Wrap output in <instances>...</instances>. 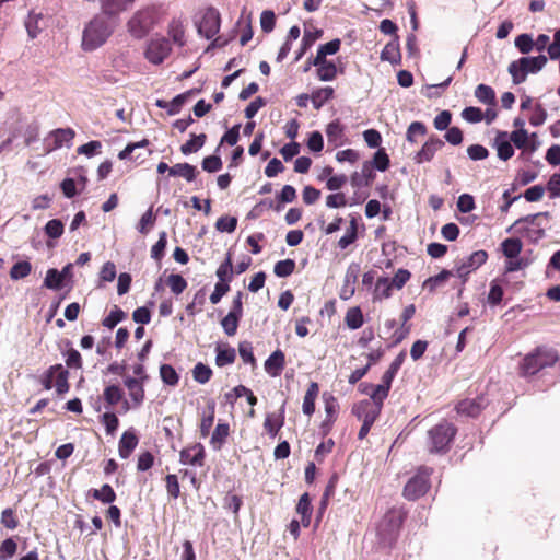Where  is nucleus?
Listing matches in <instances>:
<instances>
[{
	"instance_id": "obj_1",
	"label": "nucleus",
	"mask_w": 560,
	"mask_h": 560,
	"mask_svg": "<svg viewBox=\"0 0 560 560\" xmlns=\"http://www.w3.org/2000/svg\"><path fill=\"white\" fill-rule=\"evenodd\" d=\"M558 360L559 354L557 350L546 346H539L533 352L524 357L520 365V373L523 376L535 375L542 369L553 366Z\"/></svg>"
},
{
	"instance_id": "obj_2",
	"label": "nucleus",
	"mask_w": 560,
	"mask_h": 560,
	"mask_svg": "<svg viewBox=\"0 0 560 560\" xmlns=\"http://www.w3.org/2000/svg\"><path fill=\"white\" fill-rule=\"evenodd\" d=\"M113 27L103 16H95L85 26L82 37V48L86 51L95 50L101 47L112 35Z\"/></svg>"
},
{
	"instance_id": "obj_3",
	"label": "nucleus",
	"mask_w": 560,
	"mask_h": 560,
	"mask_svg": "<svg viewBox=\"0 0 560 560\" xmlns=\"http://www.w3.org/2000/svg\"><path fill=\"white\" fill-rule=\"evenodd\" d=\"M457 429L447 421L435 424L428 431V446L430 453L444 454L448 452Z\"/></svg>"
},
{
	"instance_id": "obj_4",
	"label": "nucleus",
	"mask_w": 560,
	"mask_h": 560,
	"mask_svg": "<svg viewBox=\"0 0 560 560\" xmlns=\"http://www.w3.org/2000/svg\"><path fill=\"white\" fill-rule=\"evenodd\" d=\"M69 371L58 363L49 366L39 377L42 386L49 390L56 388V393L59 396L65 395L70 389L69 384Z\"/></svg>"
},
{
	"instance_id": "obj_5",
	"label": "nucleus",
	"mask_w": 560,
	"mask_h": 560,
	"mask_svg": "<svg viewBox=\"0 0 560 560\" xmlns=\"http://www.w3.org/2000/svg\"><path fill=\"white\" fill-rule=\"evenodd\" d=\"M550 219V213L539 212L535 214H528L517 219L506 231L510 232L512 229H516L517 232L526 234L533 241H538L545 237V229L541 225L540 219Z\"/></svg>"
},
{
	"instance_id": "obj_6",
	"label": "nucleus",
	"mask_w": 560,
	"mask_h": 560,
	"mask_svg": "<svg viewBox=\"0 0 560 560\" xmlns=\"http://www.w3.org/2000/svg\"><path fill=\"white\" fill-rule=\"evenodd\" d=\"M433 468L420 466L417 474L408 480L404 488V497L408 500H417L423 497L430 489V477Z\"/></svg>"
},
{
	"instance_id": "obj_7",
	"label": "nucleus",
	"mask_w": 560,
	"mask_h": 560,
	"mask_svg": "<svg viewBox=\"0 0 560 560\" xmlns=\"http://www.w3.org/2000/svg\"><path fill=\"white\" fill-rule=\"evenodd\" d=\"M196 26L198 33L207 39L213 38L220 31L221 15L213 7H207L197 13Z\"/></svg>"
},
{
	"instance_id": "obj_8",
	"label": "nucleus",
	"mask_w": 560,
	"mask_h": 560,
	"mask_svg": "<svg viewBox=\"0 0 560 560\" xmlns=\"http://www.w3.org/2000/svg\"><path fill=\"white\" fill-rule=\"evenodd\" d=\"M155 23V12L152 9L137 11L128 21V31L135 38H143Z\"/></svg>"
},
{
	"instance_id": "obj_9",
	"label": "nucleus",
	"mask_w": 560,
	"mask_h": 560,
	"mask_svg": "<svg viewBox=\"0 0 560 560\" xmlns=\"http://www.w3.org/2000/svg\"><path fill=\"white\" fill-rule=\"evenodd\" d=\"M402 522L404 515L400 510L387 511L378 525V535L384 541H393L397 537Z\"/></svg>"
},
{
	"instance_id": "obj_10",
	"label": "nucleus",
	"mask_w": 560,
	"mask_h": 560,
	"mask_svg": "<svg viewBox=\"0 0 560 560\" xmlns=\"http://www.w3.org/2000/svg\"><path fill=\"white\" fill-rule=\"evenodd\" d=\"M488 259V253L486 250H476L465 259L456 262V275L466 280V278L480 266H482Z\"/></svg>"
},
{
	"instance_id": "obj_11",
	"label": "nucleus",
	"mask_w": 560,
	"mask_h": 560,
	"mask_svg": "<svg viewBox=\"0 0 560 560\" xmlns=\"http://www.w3.org/2000/svg\"><path fill=\"white\" fill-rule=\"evenodd\" d=\"M389 388H386L383 384L371 385L370 399L361 400L354 406L364 408L370 411H374L381 415L384 400L388 397Z\"/></svg>"
},
{
	"instance_id": "obj_12",
	"label": "nucleus",
	"mask_w": 560,
	"mask_h": 560,
	"mask_svg": "<svg viewBox=\"0 0 560 560\" xmlns=\"http://www.w3.org/2000/svg\"><path fill=\"white\" fill-rule=\"evenodd\" d=\"M361 272V267L357 262H351L345 273L342 285L339 291V298L343 301L350 300L355 293V287Z\"/></svg>"
},
{
	"instance_id": "obj_13",
	"label": "nucleus",
	"mask_w": 560,
	"mask_h": 560,
	"mask_svg": "<svg viewBox=\"0 0 560 560\" xmlns=\"http://www.w3.org/2000/svg\"><path fill=\"white\" fill-rule=\"evenodd\" d=\"M171 50L172 47L168 39L164 37L155 38L152 39L148 45V48L145 50V58L150 62L159 65L162 63L164 59L168 57Z\"/></svg>"
},
{
	"instance_id": "obj_14",
	"label": "nucleus",
	"mask_w": 560,
	"mask_h": 560,
	"mask_svg": "<svg viewBox=\"0 0 560 560\" xmlns=\"http://www.w3.org/2000/svg\"><path fill=\"white\" fill-rule=\"evenodd\" d=\"M206 459V451L201 443H194L186 446L179 453V462L184 465L203 466Z\"/></svg>"
},
{
	"instance_id": "obj_15",
	"label": "nucleus",
	"mask_w": 560,
	"mask_h": 560,
	"mask_svg": "<svg viewBox=\"0 0 560 560\" xmlns=\"http://www.w3.org/2000/svg\"><path fill=\"white\" fill-rule=\"evenodd\" d=\"M324 402L326 417L322 422L320 429L323 431V434L327 435L330 432L332 424L338 418L339 404L337 398L328 393L324 394Z\"/></svg>"
},
{
	"instance_id": "obj_16",
	"label": "nucleus",
	"mask_w": 560,
	"mask_h": 560,
	"mask_svg": "<svg viewBox=\"0 0 560 560\" xmlns=\"http://www.w3.org/2000/svg\"><path fill=\"white\" fill-rule=\"evenodd\" d=\"M444 147V141L435 136H431L416 153L413 160L417 164L430 162L435 153Z\"/></svg>"
},
{
	"instance_id": "obj_17",
	"label": "nucleus",
	"mask_w": 560,
	"mask_h": 560,
	"mask_svg": "<svg viewBox=\"0 0 560 560\" xmlns=\"http://www.w3.org/2000/svg\"><path fill=\"white\" fill-rule=\"evenodd\" d=\"M144 383L141 380L128 376L125 378L124 384L128 389L129 397L132 401V407H140L145 399Z\"/></svg>"
},
{
	"instance_id": "obj_18",
	"label": "nucleus",
	"mask_w": 560,
	"mask_h": 560,
	"mask_svg": "<svg viewBox=\"0 0 560 560\" xmlns=\"http://www.w3.org/2000/svg\"><path fill=\"white\" fill-rule=\"evenodd\" d=\"M352 412L359 420H362V425L358 433V438H359V440H363L368 436L372 425L374 424L376 419L380 417V415L374 411H370V410H366V409L358 407V406H353Z\"/></svg>"
},
{
	"instance_id": "obj_19",
	"label": "nucleus",
	"mask_w": 560,
	"mask_h": 560,
	"mask_svg": "<svg viewBox=\"0 0 560 560\" xmlns=\"http://www.w3.org/2000/svg\"><path fill=\"white\" fill-rule=\"evenodd\" d=\"M375 179V173L373 171V165L370 161H365L362 164V168L360 172L352 173L350 177V183L355 188L369 187L373 184Z\"/></svg>"
},
{
	"instance_id": "obj_20",
	"label": "nucleus",
	"mask_w": 560,
	"mask_h": 560,
	"mask_svg": "<svg viewBox=\"0 0 560 560\" xmlns=\"http://www.w3.org/2000/svg\"><path fill=\"white\" fill-rule=\"evenodd\" d=\"M285 366V354L282 350L277 349L265 361L264 368L268 375L272 377L280 376Z\"/></svg>"
},
{
	"instance_id": "obj_21",
	"label": "nucleus",
	"mask_w": 560,
	"mask_h": 560,
	"mask_svg": "<svg viewBox=\"0 0 560 560\" xmlns=\"http://www.w3.org/2000/svg\"><path fill=\"white\" fill-rule=\"evenodd\" d=\"M139 444V438L136 434V432L130 429L125 431L119 440L118 443V453L119 456L124 459H127L130 457L132 452L136 450V447Z\"/></svg>"
},
{
	"instance_id": "obj_22",
	"label": "nucleus",
	"mask_w": 560,
	"mask_h": 560,
	"mask_svg": "<svg viewBox=\"0 0 560 560\" xmlns=\"http://www.w3.org/2000/svg\"><path fill=\"white\" fill-rule=\"evenodd\" d=\"M283 424H284V404L281 406L278 413L271 412V413L266 415V418L264 421V430L270 438L275 439L278 435L280 429L283 427Z\"/></svg>"
},
{
	"instance_id": "obj_23",
	"label": "nucleus",
	"mask_w": 560,
	"mask_h": 560,
	"mask_svg": "<svg viewBox=\"0 0 560 560\" xmlns=\"http://www.w3.org/2000/svg\"><path fill=\"white\" fill-rule=\"evenodd\" d=\"M75 136V132L71 128H58L49 133V138L52 139V144L47 143V152H51L61 148L63 144L70 143Z\"/></svg>"
},
{
	"instance_id": "obj_24",
	"label": "nucleus",
	"mask_w": 560,
	"mask_h": 560,
	"mask_svg": "<svg viewBox=\"0 0 560 560\" xmlns=\"http://www.w3.org/2000/svg\"><path fill=\"white\" fill-rule=\"evenodd\" d=\"M483 398L482 397H476V398H467L460 400L456 405V410L460 415H465L468 417H477L481 410L483 409Z\"/></svg>"
},
{
	"instance_id": "obj_25",
	"label": "nucleus",
	"mask_w": 560,
	"mask_h": 560,
	"mask_svg": "<svg viewBox=\"0 0 560 560\" xmlns=\"http://www.w3.org/2000/svg\"><path fill=\"white\" fill-rule=\"evenodd\" d=\"M215 364L219 368H223L235 362V349L228 343H218L215 347Z\"/></svg>"
},
{
	"instance_id": "obj_26",
	"label": "nucleus",
	"mask_w": 560,
	"mask_h": 560,
	"mask_svg": "<svg viewBox=\"0 0 560 560\" xmlns=\"http://www.w3.org/2000/svg\"><path fill=\"white\" fill-rule=\"evenodd\" d=\"M381 59L388 61L392 65H399L401 62L400 47L398 36L388 42L381 52Z\"/></svg>"
},
{
	"instance_id": "obj_27",
	"label": "nucleus",
	"mask_w": 560,
	"mask_h": 560,
	"mask_svg": "<svg viewBox=\"0 0 560 560\" xmlns=\"http://www.w3.org/2000/svg\"><path fill=\"white\" fill-rule=\"evenodd\" d=\"M133 2L135 0H100L102 12L108 16L118 15Z\"/></svg>"
},
{
	"instance_id": "obj_28",
	"label": "nucleus",
	"mask_w": 560,
	"mask_h": 560,
	"mask_svg": "<svg viewBox=\"0 0 560 560\" xmlns=\"http://www.w3.org/2000/svg\"><path fill=\"white\" fill-rule=\"evenodd\" d=\"M296 513L301 515V524L304 527H308L312 518V504L311 497L307 492L303 493L296 504Z\"/></svg>"
},
{
	"instance_id": "obj_29",
	"label": "nucleus",
	"mask_w": 560,
	"mask_h": 560,
	"mask_svg": "<svg viewBox=\"0 0 560 560\" xmlns=\"http://www.w3.org/2000/svg\"><path fill=\"white\" fill-rule=\"evenodd\" d=\"M548 59L545 55H539L536 57H522L518 59V65L523 67L526 73H537L539 72L547 63Z\"/></svg>"
},
{
	"instance_id": "obj_30",
	"label": "nucleus",
	"mask_w": 560,
	"mask_h": 560,
	"mask_svg": "<svg viewBox=\"0 0 560 560\" xmlns=\"http://www.w3.org/2000/svg\"><path fill=\"white\" fill-rule=\"evenodd\" d=\"M319 394V386L316 382H311L304 395L302 410L306 416H312L315 411V400Z\"/></svg>"
},
{
	"instance_id": "obj_31",
	"label": "nucleus",
	"mask_w": 560,
	"mask_h": 560,
	"mask_svg": "<svg viewBox=\"0 0 560 560\" xmlns=\"http://www.w3.org/2000/svg\"><path fill=\"white\" fill-rule=\"evenodd\" d=\"M229 435V423H218L210 439V444L212 445L213 450L220 451L225 444Z\"/></svg>"
},
{
	"instance_id": "obj_32",
	"label": "nucleus",
	"mask_w": 560,
	"mask_h": 560,
	"mask_svg": "<svg viewBox=\"0 0 560 560\" xmlns=\"http://www.w3.org/2000/svg\"><path fill=\"white\" fill-rule=\"evenodd\" d=\"M198 174L197 168L189 163H177L170 168L171 176H179L185 178L187 182L196 179Z\"/></svg>"
},
{
	"instance_id": "obj_33",
	"label": "nucleus",
	"mask_w": 560,
	"mask_h": 560,
	"mask_svg": "<svg viewBox=\"0 0 560 560\" xmlns=\"http://www.w3.org/2000/svg\"><path fill=\"white\" fill-rule=\"evenodd\" d=\"M335 90L331 86L316 89L311 94V101L315 109H320L325 103L334 97Z\"/></svg>"
},
{
	"instance_id": "obj_34",
	"label": "nucleus",
	"mask_w": 560,
	"mask_h": 560,
	"mask_svg": "<svg viewBox=\"0 0 560 560\" xmlns=\"http://www.w3.org/2000/svg\"><path fill=\"white\" fill-rule=\"evenodd\" d=\"M89 494L104 504H110L116 500V492L110 485L104 483L100 489H91Z\"/></svg>"
},
{
	"instance_id": "obj_35",
	"label": "nucleus",
	"mask_w": 560,
	"mask_h": 560,
	"mask_svg": "<svg viewBox=\"0 0 560 560\" xmlns=\"http://www.w3.org/2000/svg\"><path fill=\"white\" fill-rule=\"evenodd\" d=\"M506 132H499L495 138V145L499 159L508 161L514 155V149L510 141L506 140Z\"/></svg>"
},
{
	"instance_id": "obj_36",
	"label": "nucleus",
	"mask_w": 560,
	"mask_h": 560,
	"mask_svg": "<svg viewBox=\"0 0 560 560\" xmlns=\"http://www.w3.org/2000/svg\"><path fill=\"white\" fill-rule=\"evenodd\" d=\"M475 97L482 104L488 106H495L497 98L494 90L487 84H479L475 89Z\"/></svg>"
},
{
	"instance_id": "obj_37",
	"label": "nucleus",
	"mask_w": 560,
	"mask_h": 560,
	"mask_svg": "<svg viewBox=\"0 0 560 560\" xmlns=\"http://www.w3.org/2000/svg\"><path fill=\"white\" fill-rule=\"evenodd\" d=\"M345 323L347 327L352 330L362 327V325L364 324L362 310L359 306L348 308L345 316Z\"/></svg>"
},
{
	"instance_id": "obj_38",
	"label": "nucleus",
	"mask_w": 560,
	"mask_h": 560,
	"mask_svg": "<svg viewBox=\"0 0 560 560\" xmlns=\"http://www.w3.org/2000/svg\"><path fill=\"white\" fill-rule=\"evenodd\" d=\"M200 92V89H191L189 91H186L182 94H178L177 96H175L171 102H168V109H167V114L168 115H176L180 112L183 105L186 103V101L195 95V94H198Z\"/></svg>"
},
{
	"instance_id": "obj_39",
	"label": "nucleus",
	"mask_w": 560,
	"mask_h": 560,
	"mask_svg": "<svg viewBox=\"0 0 560 560\" xmlns=\"http://www.w3.org/2000/svg\"><path fill=\"white\" fill-rule=\"evenodd\" d=\"M393 285L389 278L381 277L376 280L375 289L373 292V301H381L388 299L392 295Z\"/></svg>"
},
{
	"instance_id": "obj_40",
	"label": "nucleus",
	"mask_w": 560,
	"mask_h": 560,
	"mask_svg": "<svg viewBox=\"0 0 560 560\" xmlns=\"http://www.w3.org/2000/svg\"><path fill=\"white\" fill-rule=\"evenodd\" d=\"M323 30H314L311 31L308 28H305L304 35L302 38V46L300 51L298 52L295 60H300L302 56L305 54V51L317 40L323 36Z\"/></svg>"
},
{
	"instance_id": "obj_41",
	"label": "nucleus",
	"mask_w": 560,
	"mask_h": 560,
	"mask_svg": "<svg viewBox=\"0 0 560 560\" xmlns=\"http://www.w3.org/2000/svg\"><path fill=\"white\" fill-rule=\"evenodd\" d=\"M502 253L508 258H516L523 248V243L520 238L511 237L501 243Z\"/></svg>"
},
{
	"instance_id": "obj_42",
	"label": "nucleus",
	"mask_w": 560,
	"mask_h": 560,
	"mask_svg": "<svg viewBox=\"0 0 560 560\" xmlns=\"http://www.w3.org/2000/svg\"><path fill=\"white\" fill-rule=\"evenodd\" d=\"M149 140L148 139H143L139 142H135V143H129L126 145V148L120 151L118 153V158L120 160H126V159H130V160H141L143 161L144 160V156L142 154H137V155H132V153L135 152V150L137 149H145L148 145H149Z\"/></svg>"
},
{
	"instance_id": "obj_43",
	"label": "nucleus",
	"mask_w": 560,
	"mask_h": 560,
	"mask_svg": "<svg viewBox=\"0 0 560 560\" xmlns=\"http://www.w3.org/2000/svg\"><path fill=\"white\" fill-rule=\"evenodd\" d=\"M206 140H207L206 133H200V135H194L192 133L191 135V139L188 140L187 142H185L180 147V151L185 155L195 153V152H197L198 150H200L205 145Z\"/></svg>"
},
{
	"instance_id": "obj_44",
	"label": "nucleus",
	"mask_w": 560,
	"mask_h": 560,
	"mask_svg": "<svg viewBox=\"0 0 560 560\" xmlns=\"http://www.w3.org/2000/svg\"><path fill=\"white\" fill-rule=\"evenodd\" d=\"M217 277L219 278V282L228 283L232 279L233 273V262H232V254L229 252L225 260L219 266L217 269Z\"/></svg>"
},
{
	"instance_id": "obj_45",
	"label": "nucleus",
	"mask_w": 560,
	"mask_h": 560,
	"mask_svg": "<svg viewBox=\"0 0 560 560\" xmlns=\"http://www.w3.org/2000/svg\"><path fill=\"white\" fill-rule=\"evenodd\" d=\"M213 375V372L210 366L203 364L202 362H198L192 369V377L199 384L208 383Z\"/></svg>"
},
{
	"instance_id": "obj_46",
	"label": "nucleus",
	"mask_w": 560,
	"mask_h": 560,
	"mask_svg": "<svg viewBox=\"0 0 560 560\" xmlns=\"http://www.w3.org/2000/svg\"><path fill=\"white\" fill-rule=\"evenodd\" d=\"M103 397L109 406H115L124 398V390L118 385H109L104 388Z\"/></svg>"
},
{
	"instance_id": "obj_47",
	"label": "nucleus",
	"mask_w": 560,
	"mask_h": 560,
	"mask_svg": "<svg viewBox=\"0 0 560 560\" xmlns=\"http://www.w3.org/2000/svg\"><path fill=\"white\" fill-rule=\"evenodd\" d=\"M295 267V261L291 258H287L275 264L273 272L279 278H285L294 272Z\"/></svg>"
},
{
	"instance_id": "obj_48",
	"label": "nucleus",
	"mask_w": 560,
	"mask_h": 560,
	"mask_svg": "<svg viewBox=\"0 0 560 560\" xmlns=\"http://www.w3.org/2000/svg\"><path fill=\"white\" fill-rule=\"evenodd\" d=\"M62 282L63 272H59L55 268L49 269L44 279V285L51 290H59L62 287Z\"/></svg>"
},
{
	"instance_id": "obj_49",
	"label": "nucleus",
	"mask_w": 560,
	"mask_h": 560,
	"mask_svg": "<svg viewBox=\"0 0 560 560\" xmlns=\"http://www.w3.org/2000/svg\"><path fill=\"white\" fill-rule=\"evenodd\" d=\"M160 376L162 381L170 386H176L179 382L176 370L170 364H162L160 366Z\"/></svg>"
},
{
	"instance_id": "obj_50",
	"label": "nucleus",
	"mask_w": 560,
	"mask_h": 560,
	"mask_svg": "<svg viewBox=\"0 0 560 560\" xmlns=\"http://www.w3.org/2000/svg\"><path fill=\"white\" fill-rule=\"evenodd\" d=\"M166 283L171 291L176 295L183 293L188 285L184 277L178 273L170 275L166 279Z\"/></svg>"
},
{
	"instance_id": "obj_51",
	"label": "nucleus",
	"mask_w": 560,
	"mask_h": 560,
	"mask_svg": "<svg viewBox=\"0 0 560 560\" xmlns=\"http://www.w3.org/2000/svg\"><path fill=\"white\" fill-rule=\"evenodd\" d=\"M125 317L126 313L117 305H115L109 314L103 319L102 324L108 329H113L118 323L125 319Z\"/></svg>"
},
{
	"instance_id": "obj_52",
	"label": "nucleus",
	"mask_w": 560,
	"mask_h": 560,
	"mask_svg": "<svg viewBox=\"0 0 560 560\" xmlns=\"http://www.w3.org/2000/svg\"><path fill=\"white\" fill-rule=\"evenodd\" d=\"M31 271H32V265L28 261H26V260L18 261L12 266V268L10 270V277L13 280L23 279V278L27 277L31 273Z\"/></svg>"
},
{
	"instance_id": "obj_53",
	"label": "nucleus",
	"mask_w": 560,
	"mask_h": 560,
	"mask_svg": "<svg viewBox=\"0 0 560 560\" xmlns=\"http://www.w3.org/2000/svg\"><path fill=\"white\" fill-rule=\"evenodd\" d=\"M370 162L373 165V170L376 168L380 172H385L386 170H388L390 164L389 156L384 149H378L375 152L373 160Z\"/></svg>"
},
{
	"instance_id": "obj_54",
	"label": "nucleus",
	"mask_w": 560,
	"mask_h": 560,
	"mask_svg": "<svg viewBox=\"0 0 560 560\" xmlns=\"http://www.w3.org/2000/svg\"><path fill=\"white\" fill-rule=\"evenodd\" d=\"M168 35L179 46L185 44V30L180 22L173 21L168 26Z\"/></svg>"
},
{
	"instance_id": "obj_55",
	"label": "nucleus",
	"mask_w": 560,
	"mask_h": 560,
	"mask_svg": "<svg viewBox=\"0 0 560 560\" xmlns=\"http://www.w3.org/2000/svg\"><path fill=\"white\" fill-rule=\"evenodd\" d=\"M167 245V234L165 231L159 234L158 242L151 248V257L156 261H160L164 256V250Z\"/></svg>"
},
{
	"instance_id": "obj_56",
	"label": "nucleus",
	"mask_w": 560,
	"mask_h": 560,
	"mask_svg": "<svg viewBox=\"0 0 560 560\" xmlns=\"http://www.w3.org/2000/svg\"><path fill=\"white\" fill-rule=\"evenodd\" d=\"M514 44L520 52L524 55L529 54L534 49V39L532 35L526 33L516 36Z\"/></svg>"
},
{
	"instance_id": "obj_57",
	"label": "nucleus",
	"mask_w": 560,
	"mask_h": 560,
	"mask_svg": "<svg viewBox=\"0 0 560 560\" xmlns=\"http://www.w3.org/2000/svg\"><path fill=\"white\" fill-rule=\"evenodd\" d=\"M156 220L155 214L153 213L152 208L148 209L141 217L139 224H138V231L145 235L150 231V229L154 225Z\"/></svg>"
},
{
	"instance_id": "obj_58",
	"label": "nucleus",
	"mask_w": 560,
	"mask_h": 560,
	"mask_svg": "<svg viewBox=\"0 0 560 560\" xmlns=\"http://www.w3.org/2000/svg\"><path fill=\"white\" fill-rule=\"evenodd\" d=\"M427 133V127L421 121H413L409 125L406 138L411 143H417V136L423 137Z\"/></svg>"
},
{
	"instance_id": "obj_59",
	"label": "nucleus",
	"mask_w": 560,
	"mask_h": 560,
	"mask_svg": "<svg viewBox=\"0 0 560 560\" xmlns=\"http://www.w3.org/2000/svg\"><path fill=\"white\" fill-rule=\"evenodd\" d=\"M317 77L320 81H332L337 77V67L332 61L317 68Z\"/></svg>"
},
{
	"instance_id": "obj_60",
	"label": "nucleus",
	"mask_w": 560,
	"mask_h": 560,
	"mask_svg": "<svg viewBox=\"0 0 560 560\" xmlns=\"http://www.w3.org/2000/svg\"><path fill=\"white\" fill-rule=\"evenodd\" d=\"M18 550V544L13 538H7L0 545V560L12 558Z\"/></svg>"
},
{
	"instance_id": "obj_61",
	"label": "nucleus",
	"mask_w": 560,
	"mask_h": 560,
	"mask_svg": "<svg viewBox=\"0 0 560 560\" xmlns=\"http://www.w3.org/2000/svg\"><path fill=\"white\" fill-rule=\"evenodd\" d=\"M241 317L235 316L234 314H228L222 320L221 325L224 332L228 336H234L237 331L238 323Z\"/></svg>"
},
{
	"instance_id": "obj_62",
	"label": "nucleus",
	"mask_w": 560,
	"mask_h": 560,
	"mask_svg": "<svg viewBox=\"0 0 560 560\" xmlns=\"http://www.w3.org/2000/svg\"><path fill=\"white\" fill-rule=\"evenodd\" d=\"M237 226V219L235 217L224 215L218 219L215 228L220 232L232 233Z\"/></svg>"
},
{
	"instance_id": "obj_63",
	"label": "nucleus",
	"mask_w": 560,
	"mask_h": 560,
	"mask_svg": "<svg viewBox=\"0 0 560 560\" xmlns=\"http://www.w3.org/2000/svg\"><path fill=\"white\" fill-rule=\"evenodd\" d=\"M509 73L511 74L514 84L523 83L527 77L525 69L518 65V60L510 63Z\"/></svg>"
},
{
	"instance_id": "obj_64",
	"label": "nucleus",
	"mask_w": 560,
	"mask_h": 560,
	"mask_svg": "<svg viewBox=\"0 0 560 560\" xmlns=\"http://www.w3.org/2000/svg\"><path fill=\"white\" fill-rule=\"evenodd\" d=\"M462 117L468 122L477 124L483 120V112L479 107L469 106L463 109Z\"/></svg>"
}]
</instances>
